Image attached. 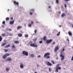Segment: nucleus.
Here are the masks:
<instances>
[{
	"mask_svg": "<svg viewBox=\"0 0 73 73\" xmlns=\"http://www.w3.org/2000/svg\"><path fill=\"white\" fill-rule=\"evenodd\" d=\"M65 50V49L64 48H63V49L61 51V52H60V54H61L60 55V56L61 57V60L62 61H63V60H64V56L62 55V52L64 51Z\"/></svg>",
	"mask_w": 73,
	"mask_h": 73,
	"instance_id": "nucleus-1",
	"label": "nucleus"
},
{
	"mask_svg": "<svg viewBox=\"0 0 73 73\" xmlns=\"http://www.w3.org/2000/svg\"><path fill=\"white\" fill-rule=\"evenodd\" d=\"M49 55H50V54L49 52H46L44 54V58L48 59L50 58V56H49Z\"/></svg>",
	"mask_w": 73,
	"mask_h": 73,
	"instance_id": "nucleus-2",
	"label": "nucleus"
},
{
	"mask_svg": "<svg viewBox=\"0 0 73 73\" xmlns=\"http://www.w3.org/2000/svg\"><path fill=\"white\" fill-rule=\"evenodd\" d=\"M9 56V54L8 53H6L3 56V58L4 59H5L7 56Z\"/></svg>",
	"mask_w": 73,
	"mask_h": 73,
	"instance_id": "nucleus-3",
	"label": "nucleus"
},
{
	"mask_svg": "<svg viewBox=\"0 0 73 73\" xmlns=\"http://www.w3.org/2000/svg\"><path fill=\"white\" fill-rule=\"evenodd\" d=\"M45 63L48 66H52V64H51L49 62L46 61L45 62Z\"/></svg>",
	"mask_w": 73,
	"mask_h": 73,
	"instance_id": "nucleus-4",
	"label": "nucleus"
},
{
	"mask_svg": "<svg viewBox=\"0 0 73 73\" xmlns=\"http://www.w3.org/2000/svg\"><path fill=\"white\" fill-rule=\"evenodd\" d=\"M22 54L23 55L26 56H28V53L27 51H24L22 52Z\"/></svg>",
	"mask_w": 73,
	"mask_h": 73,
	"instance_id": "nucleus-5",
	"label": "nucleus"
},
{
	"mask_svg": "<svg viewBox=\"0 0 73 73\" xmlns=\"http://www.w3.org/2000/svg\"><path fill=\"white\" fill-rule=\"evenodd\" d=\"M30 46L33 47H37V45L35 44L34 43H31L30 44Z\"/></svg>",
	"mask_w": 73,
	"mask_h": 73,
	"instance_id": "nucleus-6",
	"label": "nucleus"
},
{
	"mask_svg": "<svg viewBox=\"0 0 73 73\" xmlns=\"http://www.w3.org/2000/svg\"><path fill=\"white\" fill-rule=\"evenodd\" d=\"M59 49V47H58V46L57 45L55 47V48L54 49V52H56L57 50H58Z\"/></svg>",
	"mask_w": 73,
	"mask_h": 73,
	"instance_id": "nucleus-7",
	"label": "nucleus"
},
{
	"mask_svg": "<svg viewBox=\"0 0 73 73\" xmlns=\"http://www.w3.org/2000/svg\"><path fill=\"white\" fill-rule=\"evenodd\" d=\"M52 39H50L49 40H47L46 41V43L47 44H49V43H50V42H52Z\"/></svg>",
	"mask_w": 73,
	"mask_h": 73,
	"instance_id": "nucleus-8",
	"label": "nucleus"
},
{
	"mask_svg": "<svg viewBox=\"0 0 73 73\" xmlns=\"http://www.w3.org/2000/svg\"><path fill=\"white\" fill-rule=\"evenodd\" d=\"M60 66V64H58L56 65V70H55L56 72H58V66Z\"/></svg>",
	"mask_w": 73,
	"mask_h": 73,
	"instance_id": "nucleus-9",
	"label": "nucleus"
},
{
	"mask_svg": "<svg viewBox=\"0 0 73 73\" xmlns=\"http://www.w3.org/2000/svg\"><path fill=\"white\" fill-rule=\"evenodd\" d=\"M68 34L70 36H72V32H71L70 31H69L68 32Z\"/></svg>",
	"mask_w": 73,
	"mask_h": 73,
	"instance_id": "nucleus-10",
	"label": "nucleus"
},
{
	"mask_svg": "<svg viewBox=\"0 0 73 73\" xmlns=\"http://www.w3.org/2000/svg\"><path fill=\"white\" fill-rule=\"evenodd\" d=\"M11 60L12 59L11 58L9 57L8 58L6 59V61H11Z\"/></svg>",
	"mask_w": 73,
	"mask_h": 73,
	"instance_id": "nucleus-11",
	"label": "nucleus"
},
{
	"mask_svg": "<svg viewBox=\"0 0 73 73\" xmlns=\"http://www.w3.org/2000/svg\"><path fill=\"white\" fill-rule=\"evenodd\" d=\"M61 16H62V17H64V16H66V15H65V13H63L61 15Z\"/></svg>",
	"mask_w": 73,
	"mask_h": 73,
	"instance_id": "nucleus-12",
	"label": "nucleus"
},
{
	"mask_svg": "<svg viewBox=\"0 0 73 73\" xmlns=\"http://www.w3.org/2000/svg\"><path fill=\"white\" fill-rule=\"evenodd\" d=\"M13 3L14 4H15V5H19V3L18 2H16V1H14Z\"/></svg>",
	"mask_w": 73,
	"mask_h": 73,
	"instance_id": "nucleus-13",
	"label": "nucleus"
},
{
	"mask_svg": "<svg viewBox=\"0 0 73 73\" xmlns=\"http://www.w3.org/2000/svg\"><path fill=\"white\" fill-rule=\"evenodd\" d=\"M46 39V36H44L43 37V40L44 41H45Z\"/></svg>",
	"mask_w": 73,
	"mask_h": 73,
	"instance_id": "nucleus-14",
	"label": "nucleus"
},
{
	"mask_svg": "<svg viewBox=\"0 0 73 73\" xmlns=\"http://www.w3.org/2000/svg\"><path fill=\"white\" fill-rule=\"evenodd\" d=\"M18 35L19 37H22L23 36V34H22L21 33H19L18 34Z\"/></svg>",
	"mask_w": 73,
	"mask_h": 73,
	"instance_id": "nucleus-15",
	"label": "nucleus"
},
{
	"mask_svg": "<svg viewBox=\"0 0 73 73\" xmlns=\"http://www.w3.org/2000/svg\"><path fill=\"white\" fill-rule=\"evenodd\" d=\"M14 23V21H10V24L11 25H12V24H13Z\"/></svg>",
	"mask_w": 73,
	"mask_h": 73,
	"instance_id": "nucleus-16",
	"label": "nucleus"
},
{
	"mask_svg": "<svg viewBox=\"0 0 73 73\" xmlns=\"http://www.w3.org/2000/svg\"><path fill=\"white\" fill-rule=\"evenodd\" d=\"M22 28V27L21 26H18L17 27V29H20V28Z\"/></svg>",
	"mask_w": 73,
	"mask_h": 73,
	"instance_id": "nucleus-17",
	"label": "nucleus"
},
{
	"mask_svg": "<svg viewBox=\"0 0 73 73\" xmlns=\"http://www.w3.org/2000/svg\"><path fill=\"white\" fill-rule=\"evenodd\" d=\"M4 51L5 52H7L8 51V50L7 49H4Z\"/></svg>",
	"mask_w": 73,
	"mask_h": 73,
	"instance_id": "nucleus-18",
	"label": "nucleus"
},
{
	"mask_svg": "<svg viewBox=\"0 0 73 73\" xmlns=\"http://www.w3.org/2000/svg\"><path fill=\"white\" fill-rule=\"evenodd\" d=\"M20 67L21 68H24V65L23 64H21L20 65Z\"/></svg>",
	"mask_w": 73,
	"mask_h": 73,
	"instance_id": "nucleus-19",
	"label": "nucleus"
},
{
	"mask_svg": "<svg viewBox=\"0 0 73 73\" xmlns=\"http://www.w3.org/2000/svg\"><path fill=\"white\" fill-rule=\"evenodd\" d=\"M6 42H5V43H3L2 44H1V46H4V45H5V44H6Z\"/></svg>",
	"mask_w": 73,
	"mask_h": 73,
	"instance_id": "nucleus-20",
	"label": "nucleus"
},
{
	"mask_svg": "<svg viewBox=\"0 0 73 73\" xmlns=\"http://www.w3.org/2000/svg\"><path fill=\"white\" fill-rule=\"evenodd\" d=\"M30 56L31 57H32L33 58L34 57H35V56L34 55V54H31L30 55Z\"/></svg>",
	"mask_w": 73,
	"mask_h": 73,
	"instance_id": "nucleus-21",
	"label": "nucleus"
},
{
	"mask_svg": "<svg viewBox=\"0 0 73 73\" xmlns=\"http://www.w3.org/2000/svg\"><path fill=\"white\" fill-rule=\"evenodd\" d=\"M14 42L15 44H19V42L18 41H14Z\"/></svg>",
	"mask_w": 73,
	"mask_h": 73,
	"instance_id": "nucleus-22",
	"label": "nucleus"
},
{
	"mask_svg": "<svg viewBox=\"0 0 73 73\" xmlns=\"http://www.w3.org/2000/svg\"><path fill=\"white\" fill-rule=\"evenodd\" d=\"M12 48H13V49H15V45L14 44H13L12 45Z\"/></svg>",
	"mask_w": 73,
	"mask_h": 73,
	"instance_id": "nucleus-23",
	"label": "nucleus"
},
{
	"mask_svg": "<svg viewBox=\"0 0 73 73\" xmlns=\"http://www.w3.org/2000/svg\"><path fill=\"white\" fill-rule=\"evenodd\" d=\"M1 36H3V37H5V33H3L2 34Z\"/></svg>",
	"mask_w": 73,
	"mask_h": 73,
	"instance_id": "nucleus-24",
	"label": "nucleus"
},
{
	"mask_svg": "<svg viewBox=\"0 0 73 73\" xmlns=\"http://www.w3.org/2000/svg\"><path fill=\"white\" fill-rule=\"evenodd\" d=\"M37 38H35L33 39V41L34 42H36V40H37Z\"/></svg>",
	"mask_w": 73,
	"mask_h": 73,
	"instance_id": "nucleus-25",
	"label": "nucleus"
},
{
	"mask_svg": "<svg viewBox=\"0 0 73 73\" xmlns=\"http://www.w3.org/2000/svg\"><path fill=\"white\" fill-rule=\"evenodd\" d=\"M6 71H9V68H6Z\"/></svg>",
	"mask_w": 73,
	"mask_h": 73,
	"instance_id": "nucleus-26",
	"label": "nucleus"
},
{
	"mask_svg": "<svg viewBox=\"0 0 73 73\" xmlns=\"http://www.w3.org/2000/svg\"><path fill=\"white\" fill-rule=\"evenodd\" d=\"M9 46H10V45H9V44H8V45H7L6 46V47H5V48H8V47H9Z\"/></svg>",
	"mask_w": 73,
	"mask_h": 73,
	"instance_id": "nucleus-27",
	"label": "nucleus"
},
{
	"mask_svg": "<svg viewBox=\"0 0 73 73\" xmlns=\"http://www.w3.org/2000/svg\"><path fill=\"white\" fill-rule=\"evenodd\" d=\"M2 38L1 36H0V42L2 41Z\"/></svg>",
	"mask_w": 73,
	"mask_h": 73,
	"instance_id": "nucleus-28",
	"label": "nucleus"
},
{
	"mask_svg": "<svg viewBox=\"0 0 73 73\" xmlns=\"http://www.w3.org/2000/svg\"><path fill=\"white\" fill-rule=\"evenodd\" d=\"M5 21H3V22H2V24H3V25H5Z\"/></svg>",
	"mask_w": 73,
	"mask_h": 73,
	"instance_id": "nucleus-29",
	"label": "nucleus"
},
{
	"mask_svg": "<svg viewBox=\"0 0 73 73\" xmlns=\"http://www.w3.org/2000/svg\"><path fill=\"white\" fill-rule=\"evenodd\" d=\"M25 37H28V35H27V34H25Z\"/></svg>",
	"mask_w": 73,
	"mask_h": 73,
	"instance_id": "nucleus-30",
	"label": "nucleus"
},
{
	"mask_svg": "<svg viewBox=\"0 0 73 73\" xmlns=\"http://www.w3.org/2000/svg\"><path fill=\"white\" fill-rule=\"evenodd\" d=\"M51 70H52V68H49V71L50 72H51Z\"/></svg>",
	"mask_w": 73,
	"mask_h": 73,
	"instance_id": "nucleus-31",
	"label": "nucleus"
},
{
	"mask_svg": "<svg viewBox=\"0 0 73 73\" xmlns=\"http://www.w3.org/2000/svg\"><path fill=\"white\" fill-rule=\"evenodd\" d=\"M56 1L57 4H58V0H56Z\"/></svg>",
	"mask_w": 73,
	"mask_h": 73,
	"instance_id": "nucleus-32",
	"label": "nucleus"
},
{
	"mask_svg": "<svg viewBox=\"0 0 73 73\" xmlns=\"http://www.w3.org/2000/svg\"><path fill=\"white\" fill-rule=\"evenodd\" d=\"M51 62L53 64H54V61H53V60H51Z\"/></svg>",
	"mask_w": 73,
	"mask_h": 73,
	"instance_id": "nucleus-33",
	"label": "nucleus"
},
{
	"mask_svg": "<svg viewBox=\"0 0 73 73\" xmlns=\"http://www.w3.org/2000/svg\"><path fill=\"white\" fill-rule=\"evenodd\" d=\"M60 32H59L58 33V34H57V36H59V35H60Z\"/></svg>",
	"mask_w": 73,
	"mask_h": 73,
	"instance_id": "nucleus-34",
	"label": "nucleus"
},
{
	"mask_svg": "<svg viewBox=\"0 0 73 73\" xmlns=\"http://www.w3.org/2000/svg\"><path fill=\"white\" fill-rule=\"evenodd\" d=\"M37 30L36 29L35 30L34 32L35 33H37Z\"/></svg>",
	"mask_w": 73,
	"mask_h": 73,
	"instance_id": "nucleus-35",
	"label": "nucleus"
},
{
	"mask_svg": "<svg viewBox=\"0 0 73 73\" xmlns=\"http://www.w3.org/2000/svg\"><path fill=\"white\" fill-rule=\"evenodd\" d=\"M29 27H31L32 26V25H31V24H29L28 25Z\"/></svg>",
	"mask_w": 73,
	"mask_h": 73,
	"instance_id": "nucleus-36",
	"label": "nucleus"
},
{
	"mask_svg": "<svg viewBox=\"0 0 73 73\" xmlns=\"http://www.w3.org/2000/svg\"><path fill=\"white\" fill-rule=\"evenodd\" d=\"M6 20H9V18L8 17H7L6 18Z\"/></svg>",
	"mask_w": 73,
	"mask_h": 73,
	"instance_id": "nucleus-37",
	"label": "nucleus"
},
{
	"mask_svg": "<svg viewBox=\"0 0 73 73\" xmlns=\"http://www.w3.org/2000/svg\"><path fill=\"white\" fill-rule=\"evenodd\" d=\"M30 15H33V13H32L31 12H30Z\"/></svg>",
	"mask_w": 73,
	"mask_h": 73,
	"instance_id": "nucleus-38",
	"label": "nucleus"
},
{
	"mask_svg": "<svg viewBox=\"0 0 73 73\" xmlns=\"http://www.w3.org/2000/svg\"><path fill=\"white\" fill-rule=\"evenodd\" d=\"M64 7H65V8H66V7H67L66 4H64Z\"/></svg>",
	"mask_w": 73,
	"mask_h": 73,
	"instance_id": "nucleus-39",
	"label": "nucleus"
},
{
	"mask_svg": "<svg viewBox=\"0 0 73 73\" xmlns=\"http://www.w3.org/2000/svg\"><path fill=\"white\" fill-rule=\"evenodd\" d=\"M39 42L40 44H41L42 42V41H39Z\"/></svg>",
	"mask_w": 73,
	"mask_h": 73,
	"instance_id": "nucleus-40",
	"label": "nucleus"
},
{
	"mask_svg": "<svg viewBox=\"0 0 73 73\" xmlns=\"http://www.w3.org/2000/svg\"><path fill=\"white\" fill-rule=\"evenodd\" d=\"M38 58H39L41 57V56L40 55H38L37 56Z\"/></svg>",
	"mask_w": 73,
	"mask_h": 73,
	"instance_id": "nucleus-41",
	"label": "nucleus"
},
{
	"mask_svg": "<svg viewBox=\"0 0 73 73\" xmlns=\"http://www.w3.org/2000/svg\"><path fill=\"white\" fill-rule=\"evenodd\" d=\"M58 69L59 70H60V69H61V67H58Z\"/></svg>",
	"mask_w": 73,
	"mask_h": 73,
	"instance_id": "nucleus-42",
	"label": "nucleus"
},
{
	"mask_svg": "<svg viewBox=\"0 0 73 73\" xmlns=\"http://www.w3.org/2000/svg\"><path fill=\"white\" fill-rule=\"evenodd\" d=\"M64 1H70V0H64Z\"/></svg>",
	"mask_w": 73,
	"mask_h": 73,
	"instance_id": "nucleus-43",
	"label": "nucleus"
},
{
	"mask_svg": "<svg viewBox=\"0 0 73 73\" xmlns=\"http://www.w3.org/2000/svg\"><path fill=\"white\" fill-rule=\"evenodd\" d=\"M31 11H32V12H33V11H34V9H31Z\"/></svg>",
	"mask_w": 73,
	"mask_h": 73,
	"instance_id": "nucleus-44",
	"label": "nucleus"
},
{
	"mask_svg": "<svg viewBox=\"0 0 73 73\" xmlns=\"http://www.w3.org/2000/svg\"><path fill=\"white\" fill-rule=\"evenodd\" d=\"M8 31H11V29H8Z\"/></svg>",
	"mask_w": 73,
	"mask_h": 73,
	"instance_id": "nucleus-45",
	"label": "nucleus"
},
{
	"mask_svg": "<svg viewBox=\"0 0 73 73\" xmlns=\"http://www.w3.org/2000/svg\"><path fill=\"white\" fill-rule=\"evenodd\" d=\"M31 23L32 24H33V21H32L31 22Z\"/></svg>",
	"mask_w": 73,
	"mask_h": 73,
	"instance_id": "nucleus-46",
	"label": "nucleus"
},
{
	"mask_svg": "<svg viewBox=\"0 0 73 73\" xmlns=\"http://www.w3.org/2000/svg\"><path fill=\"white\" fill-rule=\"evenodd\" d=\"M71 60H72V61H73V56H72V59H71Z\"/></svg>",
	"mask_w": 73,
	"mask_h": 73,
	"instance_id": "nucleus-47",
	"label": "nucleus"
},
{
	"mask_svg": "<svg viewBox=\"0 0 73 73\" xmlns=\"http://www.w3.org/2000/svg\"><path fill=\"white\" fill-rule=\"evenodd\" d=\"M52 44H56V42H53Z\"/></svg>",
	"mask_w": 73,
	"mask_h": 73,
	"instance_id": "nucleus-48",
	"label": "nucleus"
},
{
	"mask_svg": "<svg viewBox=\"0 0 73 73\" xmlns=\"http://www.w3.org/2000/svg\"><path fill=\"white\" fill-rule=\"evenodd\" d=\"M11 20H13V18L12 17H11Z\"/></svg>",
	"mask_w": 73,
	"mask_h": 73,
	"instance_id": "nucleus-49",
	"label": "nucleus"
},
{
	"mask_svg": "<svg viewBox=\"0 0 73 73\" xmlns=\"http://www.w3.org/2000/svg\"><path fill=\"white\" fill-rule=\"evenodd\" d=\"M58 13L59 14H61V12L60 11H59Z\"/></svg>",
	"mask_w": 73,
	"mask_h": 73,
	"instance_id": "nucleus-50",
	"label": "nucleus"
},
{
	"mask_svg": "<svg viewBox=\"0 0 73 73\" xmlns=\"http://www.w3.org/2000/svg\"><path fill=\"white\" fill-rule=\"evenodd\" d=\"M36 66H37V67H38V66H39L38 64H37Z\"/></svg>",
	"mask_w": 73,
	"mask_h": 73,
	"instance_id": "nucleus-51",
	"label": "nucleus"
},
{
	"mask_svg": "<svg viewBox=\"0 0 73 73\" xmlns=\"http://www.w3.org/2000/svg\"><path fill=\"white\" fill-rule=\"evenodd\" d=\"M48 8H50L51 7H50V6H48Z\"/></svg>",
	"mask_w": 73,
	"mask_h": 73,
	"instance_id": "nucleus-52",
	"label": "nucleus"
},
{
	"mask_svg": "<svg viewBox=\"0 0 73 73\" xmlns=\"http://www.w3.org/2000/svg\"><path fill=\"white\" fill-rule=\"evenodd\" d=\"M67 40L68 41H69V39H67Z\"/></svg>",
	"mask_w": 73,
	"mask_h": 73,
	"instance_id": "nucleus-53",
	"label": "nucleus"
},
{
	"mask_svg": "<svg viewBox=\"0 0 73 73\" xmlns=\"http://www.w3.org/2000/svg\"><path fill=\"white\" fill-rule=\"evenodd\" d=\"M9 9H8L7 10V11L9 12Z\"/></svg>",
	"mask_w": 73,
	"mask_h": 73,
	"instance_id": "nucleus-54",
	"label": "nucleus"
},
{
	"mask_svg": "<svg viewBox=\"0 0 73 73\" xmlns=\"http://www.w3.org/2000/svg\"><path fill=\"white\" fill-rule=\"evenodd\" d=\"M72 28H73V24H72Z\"/></svg>",
	"mask_w": 73,
	"mask_h": 73,
	"instance_id": "nucleus-55",
	"label": "nucleus"
},
{
	"mask_svg": "<svg viewBox=\"0 0 73 73\" xmlns=\"http://www.w3.org/2000/svg\"><path fill=\"white\" fill-rule=\"evenodd\" d=\"M30 42V43H32V41H31V42Z\"/></svg>",
	"mask_w": 73,
	"mask_h": 73,
	"instance_id": "nucleus-56",
	"label": "nucleus"
},
{
	"mask_svg": "<svg viewBox=\"0 0 73 73\" xmlns=\"http://www.w3.org/2000/svg\"><path fill=\"white\" fill-rule=\"evenodd\" d=\"M59 27H61V26L60 25V26H59Z\"/></svg>",
	"mask_w": 73,
	"mask_h": 73,
	"instance_id": "nucleus-57",
	"label": "nucleus"
},
{
	"mask_svg": "<svg viewBox=\"0 0 73 73\" xmlns=\"http://www.w3.org/2000/svg\"><path fill=\"white\" fill-rule=\"evenodd\" d=\"M2 27H4V26H2Z\"/></svg>",
	"mask_w": 73,
	"mask_h": 73,
	"instance_id": "nucleus-58",
	"label": "nucleus"
},
{
	"mask_svg": "<svg viewBox=\"0 0 73 73\" xmlns=\"http://www.w3.org/2000/svg\"><path fill=\"white\" fill-rule=\"evenodd\" d=\"M56 59H58V57H57Z\"/></svg>",
	"mask_w": 73,
	"mask_h": 73,
	"instance_id": "nucleus-59",
	"label": "nucleus"
},
{
	"mask_svg": "<svg viewBox=\"0 0 73 73\" xmlns=\"http://www.w3.org/2000/svg\"><path fill=\"white\" fill-rule=\"evenodd\" d=\"M64 69H65V68H64Z\"/></svg>",
	"mask_w": 73,
	"mask_h": 73,
	"instance_id": "nucleus-60",
	"label": "nucleus"
},
{
	"mask_svg": "<svg viewBox=\"0 0 73 73\" xmlns=\"http://www.w3.org/2000/svg\"><path fill=\"white\" fill-rule=\"evenodd\" d=\"M25 25H26L25 24Z\"/></svg>",
	"mask_w": 73,
	"mask_h": 73,
	"instance_id": "nucleus-61",
	"label": "nucleus"
},
{
	"mask_svg": "<svg viewBox=\"0 0 73 73\" xmlns=\"http://www.w3.org/2000/svg\"><path fill=\"white\" fill-rule=\"evenodd\" d=\"M20 21H19V22H20Z\"/></svg>",
	"mask_w": 73,
	"mask_h": 73,
	"instance_id": "nucleus-62",
	"label": "nucleus"
}]
</instances>
